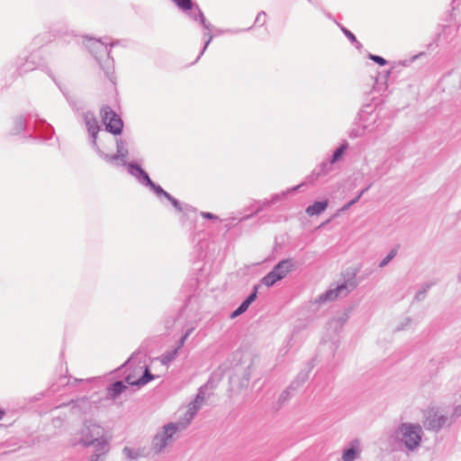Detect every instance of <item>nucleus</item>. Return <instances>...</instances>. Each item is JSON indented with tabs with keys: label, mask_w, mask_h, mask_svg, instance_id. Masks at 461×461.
<instances>
[{
	"label": "nucleus",
	"mask_w": 461,
	"mask_h": 461,
	"mask_svg": "<svg viewBox=\"0 0 461 461\" xmlns=\"http://www.w3.org/2000/svg\"><path fill=\"white\" fill-rule=\"evenodd\" d=\"M202 217H203L204 219H210V220H214V219H217V216L211 213V212H202L201 213Z\"/></svg>",
	"instance_id": "5701e85b"
},
{
	"label": "nucleus",
	"mask_w": 461,
	"mask_h": 461,
	"mask_svg": "<svg viewBox=\"0 0 461 461\" xmlns=\"http://www.w3.org/2000/svg\"><path fill=\"white\" fill-rule=\"evenodd\" d=\"M123 453L125 454L128 459H134L140 456V454L137 451H134L130 447H125Z\"/></svg>",
	"instance_id": "f3484780"
},
{
	"label": "nucleus",
	"mask_w": 461,
	"mask_h": 461,
	"mask_svg": "<svg viewBox=\"0 0 461 461\" xmlns=\"http://www.w3.org/2000/svg\"><path fill=\"white\" fill-rule=\"evenodd\" d=\"M345 149H346V146H341L340 148H339L333 155L332 161L333 162L337 161L342 156Z\"/></svg>",
	"instance_id": "412c9836"
},
{
	"label": "nucleus",
	"mask_w": 461,
	"mask_h": 461,
	"mask_svg": "<svg viewBox=\"0 0 461 461\" xmlns=\"http://www.w3.org/2000/svg\"><path fill=\"white\" fill-rule=\"evenodd\" d=\"M165 375V367L161 365V370L157 373H150L146 365L140 366L131 372L127 377L126 382L131 385H144L149 382L159 378Z\"/></svg>",
	"instance_id": "f03ea898"
},
{
	"label": "nucleus",
	"mask_w": 461,
	"mask_h": 461,
	"mask_svg": "<svg viewBox=\"0 0 461 461\" xmlns=\"http://www.w3.org/2000/svg\"><path fill=\"white\" fill-rule=\"evenodd\" d=\"M153 188L158 194H162L165 192L160 186H156L155 185Z\"/></svg>",
	"instance_id": "bb28decb"
},
{
	"label": "nucleus",
	"mask_w": 461,
	"mask_h": 461,
	"mask_svg": "<svg viewBox=\"0 0 461 461\" xmlns=\"http://www.w3.org/2000/svg\"><path fill=\"white\" fill-rule=\"evenodd\" d=\"M128 154V151L126 149L122 147L121 143H118L117 145V154L113 156H106L105 158L109 161H113L116 159H124Z\"/></svg>",
	"instance_id": "4468645a"
},
{
	"label": "nucleus",
	"mask_w": 461,
	"mask_h": 461,
	"mask_svg": "<svg viewBox=\"0 0 461 461\" xmlns=\"http://www.w3.org/2000/svg\"><path fill=\"white\" fill-rule=\"evenodd\" d=\"M358 441H355L349 448L344 450L342 459L344 461H353L358 456Z\"/></svg>",
	"instance_id": "9b49d317"
},
{
	"label": "nucleus",
	"mask_w": 461,
	"mask_h": 461,
	"mask_svg": "<svg viewBox=\"0 0 461 461\" xmlns=\"http://www.w3.org/2000/svg\"><path fill=\"white\" fill-rule=\"evenodd\" d=\"M170 202L172 203V204H173L176 208H177V209H181V208H180V206H179V203H178L175 198H172V199L170 200Z\"/></svg>",
	"instance_id": "cd10ccee"
},
{
	"label": "nucleus",
	"mask_w": 461,
	"mask_h": 461,
	"mask_svg": "<svg viewBox=\"0 0 461 461\" xmlns=\"http://www.w3.org/2000/svg\"><path fill=\"white\" fill-rule=\"evenodd\" d=\"M162 195H164L166 198H167L169 201L173 198L166 191L163 192Z\"/></svg>",
	"instance_id": "c756f323"
},
{
	"label": "nucleus",
	"mask_w": 461,
	"mask_h": 461,
	"mask_svg": "<svg viewBox=\"0 0 461 461\" xmlns=\"http://www.w3.org/2000/svg\"><path fill=\"white\" fill-rule=\"evenodd\" d=\"M103 121L108 131L116 135L122 132L123 126L122 121L113 111L108 108L104 109Z\"/></svg>",
	"instance_id": "39448f33"
},
{
	"label": "nucleus",
	"mask_w": 461,
	"mask_h": 461,
	"mask_svg": "<svg viewBox=\"0 0 461 461\" xmlns=\"http://www.w3.org/2000/svg\"><path fill=\"white\" fill-rule=\"evenodd\" d=\"M5 412L0 410V420L4 417Z\"/></svg>",
	"instance_id": "2f4dec72"
},
{
	"label": "nucleus",
	"mask_w": 461,
	"mask_h": 461,
	"mask_svg": "<svg viewBox=\"0 0 461 461\" xmlns=\"http://www.w3.org/2000/svg\"><path fill=\"white\" fill-rule=\"evenodd\" d=\"M257 298V287H255V291L244 301L245 304L249 306L252 302Z\"/></svg>",
	"instance_id": "4be33fe9"
},
{
	"label": "nucleus",
	"mask_w": 461,
	"mask_h": 461,
	"mask_svg": "<svg viewBox=\"0 0 461 461\" xmlns=\"http://www.w3.org/2000/svg\"><path fill=\"white\" fill-rule=\"evenodd\" d=\"M266 18V14H259L257 17V22H259L261 19L264 21Z\"/></svg>",
	"instance_id": "c85d7f7f"
},
{
	"label": "nucleus",
	"mask_w": 461,
	"mask_h": 461,
	"mask_svg": "<svg viewBox=\"0 0 461 461\" xmlns=\"http://www.w3.org/2000/svg\"><path fill=\"white\" fill-rule=\"evenodd\" d=\"M446 423V418L439 415L435 410H428L426 412V419L424 426L427 429L438 430Z\"/></svg>",
	"instance_id": "0eeeda50"
},
{
	"label": "nucleus",
	"mask_w": 461,
	"mask_h": 461,
	"mask_svg": "<svg viewBox=\"0 0 461 461\" xmlns=\"http://www.w3.org/2000/svg\"><path fill=\"white\" fill-rule=\"evenodd\" d=\"M127 386L121 381L115 382L112 384V386L108 389V394L112 398L117 397L123 390H125Z\"/></svg>",
	"instance_id": "ddd939ff"
},
{
	"label": "nucleus",
	"mask_w": 461,
	"mask_h": 461,
	"mask_svg": "<svg viewBox=\"0 0 461 461\" xmlns=\"http://www.w3.org/2000/svg\"><path fill=\"white\" fill-rule=\"evenodd\" d=\"M370 59H372L373 61H375V63L379 64L380 66H384L386 64V60L380 57V56H376V55H370L369 56Z\"/></svg>",
	"instance_id": "aec40b11"
},
{
	"label": "nucleus",
	"mask_w": 461,
	"mask_h": 461,
	"mask_svg": "<svg viewBox=\"0 0 461 461\" xmlns=\"http://www.w3.org/2000/svg\"><path fill=\"white\" fill-rule=\"evenodd\" d=\"M396 253H397V248L392 249L391 252L389 253V255L381 262L380 266L384 267L387 263H389L395 257Z\"/></svg>",
	"instance_id": "a211bd4d"
},
{
	"label": "nucleus",
	"mask_w": 461,
	"mask_h": 461,
	"mask_svg": "<svg viewBox=\"0 0 461 461\" xmlns=\"http://www.w3.org/2000/svg\"><path fill=\"white\" fill-rule=\"evenodd\" d=\"M328 201L315 202L312 205L306 208V213L309 216H314L321 213L328 206Z\"/></svg>",
	"instance_id": "9d476101"
},
{
	"label": "nucleus",
	"mask_w": 461,
	"mask_h": 461,
	"mask_svg": "<svg viewBox=\"0 0 461 461\" xmlns=\"http://www.w3.org/2000/svg\"><path fill=\"white\" fill-rule=\"evenodd\" d=\"M148 369L150 370V373H157V372H159L160 367H159V366H155V367L152 368V361H151L149 366H148Z\"/></svg>",
	"instance_id": "a878e982"
},
{
	"label": "nucleus",
	"mask_w": 461,
	"mask_h": 461,
	"mask_svg": "<svg viewBox=\"0 0 461 461\" xmlns=\"http://www.w3.org/2000/svg\"><path fill=\"white\" fill-rule=\"evenodd\" d=\"M91 461H102V460L100 459V456L96 455V456H95L92 458V460H91Z\"/></svg>",
	"instance_id": "7c9ffc66"
},
{
	"label": "nucleus",
	"mask_w": 461,
	"mask_h": 461,
	"mask_svg": "<svg viewBox=\"0 0 461 461\" xmlns=\"http://www.w3.org/2000/svg\"><path fill=\"white\" fill-rule=\"evenodd\" d=\"M402 439L407 447H416L421 440V428L419 425L402 424L401 427Z\"/></svg>",
	"instance_id": "20e7f679"
},
{
	"label": "nucleus",
	"mask_w": 461,
	"mask_h": 461,
	"mask_svg": "<svg viewBox=\"0 0 461 461\" xmlns=\"http://www.w3.org/2000/svg\"><path fill=\"white\" fill-rule=\"evenodd\" d=\"M81 440L84 445L89 446L97 443L98 445L107 446L111 436L104 429L95 423H88L84 426L81 431Z\"/></svg>",
	"instance_id": "f257e3e1"
},
{
	"label": "nucleus",
	"mask_w": 461,
	"mask_h": 461,
	"mask_svg": "<svg viewBox=\"0 0 461 461\" xmlns=\"http://www.w3.org/2000/svg\"><path fill=\"white\" fill-rule=\"evenodd\" d=\"M202 402H203V398L198 395L195 398L194 402L192 403V406L190 407L191 413H190V417H189L188 421L193 418L194 414L198 410V408H199V406L201 405Z\"/></svg>",
	"instance_id": "2eb2a0df"
},
{
	"label": "nucleus",
	"mask_w": 461,
	"mask_h": 461,
	"mask_svg": "<svg viewBox=\"0 0 461 461\" xmlns=\"http://www.w3.org/2000/svg\"><path fill=\"white\" fill-rule=\"evenodd\" d=\"M176 5L184 9V10H190L192 8V2L191 0H174Z\"/></svg>",
	"instance_id": "dca6fc26"
},
{
	"label": "nucleus",
	"mask_w": 461,
	"mask_h": 461,
	"mask_svg": "<svg viewBox=\"0 0 461 461\" xmlns=\"http://www.w3.org/2000/svg\"><path fill=\"white\" fill-rule=\"evenodd\" d=\"M292 264L288 260H283L278 263L275 268L269 272L265 277L262 279V283L269 287L275 285L277 281L284 278L291 270Z\"/></svg>",
	"instance_id": "7ed1b4c3"
},
{
	"label": "nucleus",
	"mask_w": 461,
	"mask_h": 461,
	"mask_svg": "<svg viewBox=\"0 0 461 461\" xmlns=\"http://www.w3.org/2000/svg\"><path fill=\"white\" fill-rule=\"evenodd\" d=\"M249 308L248 305L245 304V303L243 302L240 306L235 310L232 314H231V317L234 318V317H237L238 315L243 313L245 311H247V309Z\"/></svg>",
	"instance_id": "6ab92c4d"
},
{
	"label": "nucleus",
	"mask_w": 461,
	"mask_h": 461,
	"mask_svg": "<svg viewBox=\"0 0 461 461\" xmlns=\"http://www.w3.org/2000/svg\"><path fill=\"white\" fill-rule=\"evenodd\" d=\"M178 429V426L175 424H169L165 427L163 433L158 434L153 440V446L156 451H160L165 446L167 445V441L171 439L173 435Z\"/></svg>",
	"instance_id": "423d86ee"
},
{
	"label": "nucleus",
	"mask_w": 461,
	"mask_h": 461,
	"mask_svg": "<svg viewBox=\"0 0 461 461\" xmlns=\"http://www.w3.org/2000/svg\"><path fill=\"white\" fill-rule=\"evenodd\" d=\"M84 118L87 130L92 134L94 140L95 141L96 135L99 130L98 122L96 121L95 116L90 113H86Z\"/></svg>",
	"instance_id": "1a4fd4ad"
},
{
	"label": "nucleus",
	"mask_w": 461,
	"mask_h": 461,
	"mask_svg": "<svg viewBox=\"0 0 461 461\" xmlns=\"http://www.w3.org/2000/svg\"><path fill=\"white\" fill-rule=\"evenodd\" d=\"M348 293V286L346 285H342L338 286L335 290H330L326 293L325 297L326 300H333L339 295L346 294Z\"/></svg>",
	"instance_id": "f8f14e48"
},
{
	"label": "nucleus",
	"mask_w": 461,
	"mask_h": 461,
	"mask_svg": "<svg viewBox=\"0 0 461 461\" xmlns=\"http://www.w3.org/2000/svg\"><path fill=\"white\" fill-rule=\"evenodd\" d=\"M141 174L144 176L145 180L147 181L148 185L150 186H154V183L150 180L149 176L140 169Z\"/></svg>",
	"instance_id": "b1692460"
},
{
	"label": "nucleus",
	"mask_w": 461,
	"mask_h": 461,
	"mask_svg": "<svg viewBox=\"0 0 461 461\" xmlns=\"http://www.w3.org/2000/svg\"><path fill=\"white\" fill-rule=\"evenodd\" d=\"M344 32H345V34L348 36V38L349 40H351V41H354V42H355V41H357V39H356L355 35H354L352 32H349V31H348V30H344Z\"/></svg>",
	"instance_id": "393cba45"
},
{
	"label": "nucleus",
	"mask_w": 461,
	"mask_h": 461,
	"mask_svg": "<svg viewBox=\"0 0 461 461\" xmlns=\"http://www.w3.org/2000/svg\"><path fill=\"white\" fill-rule=\"evenodd\" d=\"M188 335L189 334L186 333L184 337H182V339L179 341V346L176 348H175L174 350H172L170 352L165 353L160 358L152 360V368H154L155 366H159V367L161 368V365H163V366L165 367V374H166L167 371V364L176 357L179 348L184 345Z\"/></svg>",
	"instance_id": "6e6552de"
}]
</instances>
